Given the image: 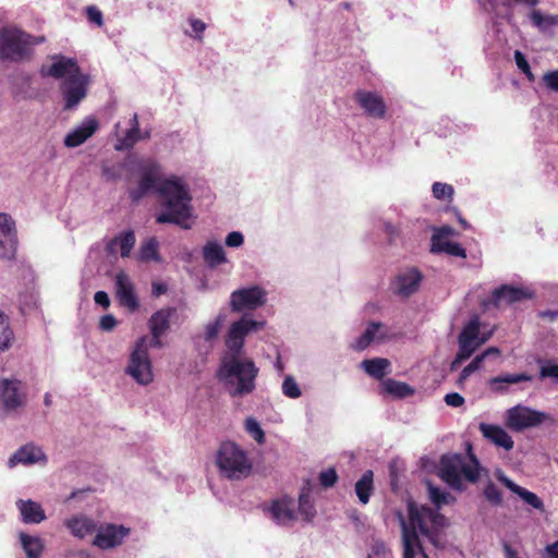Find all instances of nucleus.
<instances>
[{
  "mask_svg": "<svg viewBox=\"0 0 558 558\" xmlns=\"http://www.w3.org/2000/svg\"><path fill=\"white\" fill-rule=\"evenodd\" d=\"M120 169L126 172L128 180L135 174L140 177L137 186L130 191L132 201L141 199L149 191L156 192L160 204V211L156 215L157 223L191 228L189 220L194 217V208L191 190L184 178L175 174L165 177L158 161L134 155L128 156Z\"/></svg>",
  "mask_w": 558,
  "mask_h": 558,
  "instance_id": "obj_1",
  "label": "nucleus"
},
{
  "mask_svg": "<svg viewBox=\"0 0 558 558\" xmlns=\"http://www.w3.org/2000/svg\"><path fill=\"white\" fill-rule=\"evenodd\" d=\"M265 320H257L244 314L229 326L225 336V351L220 357L216 376L232 398L253 393L259 368L254 360L244 354L245 339L265 327Z\"/></svg>",
  "mask_w": 558,
  "mask_h": 558,
  "instance_id": "obj_2",
  "label": "nucleus"
},
{
  "mask_svg": "<svg viewBox=\"0 0 558 558\" xmlns=\"http://www.w3.org/2000/svg\"><path fill=\"white\" fill-rule=\"evenodd\" d=\"M403 542V558H428L420 542L418 535L426 538L435 548H444L447 539L445 527L447 519L437 510L427 506L408 504V517L397 513Z\"/></svg>",
  "mask_w": 558,
  "mask_h": 558,
  "instance_id": "obj_3",
  "label": "nucleus"
},
{
  "mask_svg": "<svg viewBox=\"0 0 558 558\" xmlns=\"http://www.w3.org/2000/svg\"><path fill=\"white\" fill-rule=\"evenodd\" d=\"M439 475L451 488L462 490L464 481L475 483L480 478L481 466L472 453L465 456L445 454L440 459Z\"/></svg>",
  "mask_w": 558,
  "mask_h": 558,
  "instance_id": "obj_4",
  "label": "nucleus"
},
{
  "mask_svg": "<svg viewBox=\"0 0 558 558\" xmlns=\"http://www.w3.org/2000/svg\"><path fill=\"white\" fill-rule=\"evenodd\" d=\"M154 348L147 336H142L129 348L124 374L138 386L147 387L155 381V371L149 353Z\"/></svg>",
  "mask_w": 558,
  "mask_h": 558,
  "instance_id": "obj_5",
  "label": "nucleus"
},
{
  "mask_svg": "<svg viewBox=\"0 0 558 558\" xmlns=\"http://www.w3.org/2000/svg\"><path fill=\"white\" fill-rule=\"evenodd\" d=\"M44 41L15 25L0 26V61L19 62L27 58L33 46Z\"/></svg>",
  "mask_w": 558,
  "mask_h": 558,
  "instance_id": "obj_6",
  "label": "nucleus"
},
{
  "mask_svg": "<svg viewBox=\"0 0 558 558\" xmlns=\"http://www.w3.org/2000/svg\"><path fill=\"white\" fill-rule=\"evenodd\" d=\"M28 404L27 384L15 376L0 378V415L19 417Z\"/></svg>",
  "mask_w": 558,
  "mask_h": 558,
  "instance_id": "obj_7",
  "label": "nucleus"
},
{
  "mask_svg": "<svg viewBox=\"0 0 558 558\" xmlns=\"http://www.w3.org/2000/svg\"><path fill=\"white\" fill-rule=\"evenodd\" d=\"M216 462L221 475L229 480L245 478L252 471V462L247 453L231 441L221 444Z\"/></svg>",
  "mask_w": 558,
  "mask_h": 558,
  "instance_id": "obj_8",
  "label": "nucleus"
},
{
  "mask_svg": "<svg viewBox=\"0 0 558 558\" xmlns=\"http://www.w3.org/2000/svg\"><path fill=\"white\" fill-rule=\"evenodd\" d=\"M506 425L514 432H523L529 428H536L544 424H554L551 414L538 411L521 403L508 409L505 412Z\"/></svg>",
  "mask_w": 558,
  "mask_h": 558,
  "instance_id": "obj_9",
  "label": "nucleus"
},
{
  "mask_svg": "<svg viewBox=\"0 0 558 558\" xmlns=\"http://www.w3.org/2000/svg\"><path fill=\"white\" fill-rule=\"evenodd\" d=\"M482 323L478 316H473L463 327L458 338L459 350L452 367L468 360L493 335V330L481 331Z\"/></svg>",
  "mask_w": 558,
  "mask_h": 558,
  "instance_id": "obj_10",
  "label": "nucleus"
},
{
  "mask_svg": "<svg viewBox=\"0 0 558 558\" xmlns=\"http://www.w3.org/2000/svg\"><path fill=\"white\" fill-rule=\"evenodd\" d=\"M267 295L266 289L258 284L234 290L230 294V308L234 313L255 311L267 303Z\"/></svg>",
  "mask_w": 558,
  "mask_h": 558,
  "instance_id": "obj_11",
  "label": "nucleus"
},
{
  "mask_svg": "<svg viewBox=\"0 0 558 558\" xmlns=\"http://www.w3.org/2000/svg\"><path fill=\"white\" fill-rule=\"evenodd\" d=\"M89 84V75L83 72L63 80L60 85V90L64 100L63 108L65 110L75 109L86 97Z\"/></svg>",
  "mask_w": 558,
  "mask_h": 558,
  "instance_id": "obj_12",
  "label": "nucleus"
},
{
  "mask_svg": "<svg viewBox=\"0 0 558 558\" xmlns=\"http://www.w3.org/2000/svg\"><path fill=\"white\" fill-rule=\"evenodd\" d=\"M453 234L454 230L449 226L434 229L430 239V252L435 254L446 253L450 256L465 258V250L459 243L449 240Z\"/></svg>",
  "mask_w": 558,
  "mask_h": 558,
  "instance_id": "obj_13",
  "label": "nucleus"
},
{
  "mask_svg": "<svg viewBox=\"0 0 558 558\" xmlns=\"http://www.w3.org/2000/svg\"><path fill=\"white\" fill-rule=\"evenodd\" d=\"M129 534L130 529L124 525L102 524L97 527L93 544L100 549H111L121 545Z\"/></svg>",
  "mask_w": 558,
  "mask_h": 558,
  "instance_id": "obj_14",
  "label": "nucleus"
},
{
  "mask_svg": "<svg viewBox=\"0 0 558 558\" xmlns=\"http://www.w3.org/2000/svg\"><path fill=\"white\" fill-rule=\"evenodd\" d=\"M81 69L77 61L74 58H68L64 56H53L49 63L43 64L40 73L43 76L63 78L72 77L76 73H81Z\"/></svg>",
  "mask_w": 558,
  "mask_h": 558,
  "instance_id": "obj_15",
  "label": "nucleus"
},
{
  "mask_svg": "<svg viewBox=\"0 0 558 558\" xmlns=\"http://www.w3.org/2000/svg\"><path fill=\"white\" fill-rule=\"evenodd\" d=\"M17 247L15 222L8 214L0 213V259L14 257Z\"/></svg>",
  "mask_w": 558,
  "mask_h": 558,
  "instance_id": "obj_16",
  "label": "nucleus"
},
{
  "mask_svg": "<svg viewBox=\"0 0 558 558\" xmlns=\"http://www.w3.org/2000/svg\"><path fill=\"white\" fill-rule=\"evenodd\" d=\"M423 280V275L417 268H408L400 271L391 283L392 292L403 299L415 293Z\"/></svg>",
  "mask_w": 558,
  "mask_h": 558,
  "instance_id": "obj_17",
  "label": "nucleus"
},
{
  "mask_svg": "<svg viewBox=\"0 0 558 558\" xmlns=\"http://www.w3.org/2000/svg\"><path fill=\"white\" fill-rule=\"evenodd\" d=\"M47 456L45 454L41 447L35 444H26L20 447L8 460V466L10 469L15 468L19 464L29 466L34 464H46Z\"/></svg>",
  "mask_w": 558,
  "mask_h": 558,
  "instance_id": "obj_18",
  "label": "nucleus"
},
{
  "mask_svg": "<svg viewBox=\"0 0 558 558\" xmlns=\"http://www.w3.org/2000/svg\"><path fill=\"white\" fill-rule=\"evenodd\" d=\"M99 129V122L95 117H86L80 124L74 126L64 137V146L75 148L84 144Z\"/></svg>",
  "mask_w": 558,
  "mask_h": 558,
  "instance_id": "obj_19",
  "label": "nucleus"
},
{
  "mask_svg": "<svg viewBox=\"0 0 558 558\" xmlns=\"http://www.w3.org/2000/svg\"><path fill=\"white\" fill-rule=\"evenodd\" d=\"M267 511L270 519L278 525H289L296 519L295 501L290 497L272 501Z\"/></svg>",
  "mask_w": 558,
  "mask_h": 558,
  "instance_id": "obj_20",
  "label": "nucleus"
},
{
  "mask_svg": "<svg viewBox=\"0 0 558 558\" xmlns=\"http://www.w3.org/2000/svg\"><path fill=\"white\" fill-rule=\"evenodd\" d=\"M530 296L531 293L523 288L504 284L493 291L490 300L483 302V306L488 307L492 304L498 307L502 304H513Z\"/></svg>",
  "mask_w": 558,
  "mask_h": 558,
  "instance_id": "obj_21",
  "label": "nucleus"
},
{
  "mask_svg": "<svg viewBox=\"0 0 558 558\" xmlns=\"http://www.w3.org/2000/svg\"><path fill=\"white\" fill-rule=\"evenodd\" d=\"M354 99L364 110L365 114L381 119L386 114V104L380 95L368 90H357L354 95Z\"/></svg>",
  "mask_w": 558,
  "mask_h": 558,
  "instance_id": "obj_22",
  "label": "nucleus"
},
{
  "mask_svg": "<svg viewBox=\"0 0 558 558\" xmlns=\"http://www.w3.org/2000/svg\"><path fill=\"white\" fill-rule=\"evenodd\" d=\"M116 290L119 302L131 312L137 311L140 303L134 292V286L129 275L120 271L116 276Z\"/></svg>",
  "mask_w": 558,
  "mask_h": 558,
  "instance_id": "obj_23",
  "label": "nucleus"
},
{
  "mask_svg": "<svg viewBox=\"0 0 558 558\" xmlns=\"http://www.w3.org/2000/svg\"><path fill=\"white\" fill-rule=\"evenodd\" d=\"M173 312L174 311L172 308H162L150 317L148 325L151 332V339H149V342L154 348L161 347L160 338L168 330Z\"/></svg>",
  "mask_w": 558,
  "mask_h": 558,
  "instance_id": "obj_24",
  "label": "nucleus"
},
{
  "mask_svg": "<svg viewBox=\"0 0 558 558\" xmlns=\"http://www.w3.org/2000/svg\"><path fill=\"white\" fill-rule=\"evenodd\" d=\"M478 429L483 437L489 442L494 444L496 447H500L506 451H509L514 446L512 437L507 433L505 428L498 425L481 423Z\"/></svg>",
  "mask_w": 558,
  "mask_h": 558,
  "instance_id": "obj_25",
  "label": "nucleus"
},
{
  "mask_svg": "<svg viewBox=\"0 0 558 558\" xmlns=\"http://www.w3.org/2000/svg\"><path fill=\"white\" fill-rule=\"evenodd\" d=\"M389 338V328L381 323L372 322L366 327L365 331L360 336V338L353 344L355 350H364L371 343L381 342Z\"/></svg>",
  "mask_w": 558,
  "mask_h": 558,
  "instance_id": "obj_26",
  "label": "nucleus"
},
{
  "mask_svg": "<svg viewBox=\"0 0 558 558\" xmlns=\"http://www.w3.org/2000/svg\"><path fill=\"white\" fill-rule=\"evenodd\" d=\"M120 128V123H117L114 125L116 129V136H117V143L114 145L116 150H126L132 148L141 138L148 137L149 133H145L144 136H142L138 125V117L136 113L132 116L130 119V129L125 132L124 135L118 134V129Z\"/></svg>",
  "mask_w": 558,
  "mask_h": 558,
  "instance_id": "obj_27",
  "label": "nucleus"
},
{
  "mask_svg": "<svg viewBox=\"0 0 558 558\" xmlns=\"http://www.w3.org/2000/svg\"><path fill=\"white\" fill-rule=\"evenodd\" d=\"M136 242L135 233L132 230H124L112 238L106 245L109 254H120L122 258L130 257Z\"/></svg>",
  "mask_w": 558,
  "mask_h": 558,
  "instance_id": "obj_28",
  "label": "nucleus"
},
{
  "mask_svg": "<svg viewBox=\"0 0 558 558\" xmlns=\"http://www.w3.org/2000/svg\"><path fill=\"white\" fill-rule=\"evenodd\" d=\"M65 527L76 538H85L96 533V522L85 514H75L64 520Z\"/></svg>",
  "mask_w": 558,
  "mask_h": 558,
  "instance_id": "obj_29",
  "label": "nucleus"
},
{
  "mask_svg": "<svg viewBox=\"0 0 558 558\" xmlns=\"http://www.w3.org/2000/svg\"><path fill=\"white\" fill-rule=\"evenodd\" d=\"M496 476L499 482H501L512 493L517 494L525 504H527L534 509L544 510V502L536 494L517 485L513 481L508 478L501 471H498L496 473Z\"/></svg>",
  "mask_w": 558,
  "mask_h": 558,
  "instance_id": "obj_30",
  "label": "nucleus"
},
{
  "mask_svg": "<svg viewBox=\"0 0 558 558\" xmlns=\"http://www.w3.org/2000/svg\"><path fill=\"white\" fill-rule=\"evenodd\" d=\"M16 508L20 511L21 519L27 524H38L46 520V514L40 504L31 499H19Z\"/></svg>",
  "mask_w": 558,
  "mask_h": 558,
  "instance_id": "obj_31",
  "label": "nucleus"
},
{
  "mask_svg": "<svg viewBox=\"0 0 558 558\" xmlns=\"http://www.w3.org/2000/svg\"><path fill=\"white\" fill-rule=\"evenodd\" d=\"M533 379L532 376L521 373V374H502L489 379V386L492 390L498 393H506L508 391L507 385H514L521 381H531Z\"/></svg>",
  "mask_w": 558,
  "mask_h": 558,
  "instance_id": "obj_32",
  "label": "nucleus"
},
{
  "mask_svg": "<svg viewBox=\"0 0 558 558\" xmlns=\"http://www.w3.org/2000/svg\"><path fill=\"white\" fill-rule=\"evenodd\" d=\"M203 258L210 268L227 262L223 246L217 241H208L203 247Z\"/></svg>",
  "mask_w": 558,
  "mask_h": 558,
  "instance_id": "obj_33",
  "label": "nucleus"
},
{
  "mask_svg": "<svg viewBox=\"0 0 558 558\" xmlns=\"http://www.w3.org/2000/svg\"><path fill=\"white\" fill-rule=\"evenodd\" d=\"M19 539L27 558H39L44 550V541L38 535L19 533Z\"/></svg>",
  "mask_w": 558,
  "mask_h": 558,
  "instance_id": "obj_34",
  "label": "nucleus"
},
{
  "mask_svg": "<svg viewBox=\"0 0 558 558\" xmlns=\"http://www.w3.org/2000/svg\"><path fill=\"white\" fill-rule=\"evenodd\" d=\"M136 260L147 263V262H159V242L155 236L147 238L142 241L140 250L135 255Z\"/></svg>",
  "mask_w": 558,
  "mask_h": 558,
  "instance_id": "obj_35",
  "label": "nucleus"
},
{
  "mask_svg": "<svg viewBox=\"0 0 558 558\" xmlns=\"http://www.w3.org/2000/svg\"><path fill=\"white\" fill-rule=\"evenodd\" d=\"M389 366L390 362L384 357L364 360L361 363V367L365 373L376 379H381L388 373Z\"/></svg>",
  "mask_w": 558,
  "mask_h": 558,
  "instance_id": "obj_36",
  "label": "nucleus"
},
{
  "mask_svg": "<svg viewBox=\"0 0 558 558\" xmlns=\"http://www.w3.org/2000/svg\"><path fill=\"white\" fill-rule=\"evenodd\" d=\"M373 471L367 470L363 473L361 478L355 483V494L361 504L366 505L369 501L373 492Z\"/></svg>",
  "mask_w": 558,
  "mask_h": 558,
  "instance_id": "obj_37",
  "label": "nucleus"
},
{
  "mask_svg": "<svg viewBox=\"0 0 558 558\" xmlns=\"http://www.w3.org/2000/svg\"><path fill=\"white\" fill-rule=\"evenodd\" d=\"M381 386L385 392L397 398H404L414 393V389L410 385L392 378L385 379Z\"/></svg>",
  "mask_w": 558,
  "mask_h": 558,
  "instance_id": "obj_38",
  "label": "nucleus"
},
{
  "mask_svg": "<svg viewBox=\"0 0 558 558\" xmlns=\"http://www.w3.org/2000/svg\"><path fill=\"white\" fill-rule=\"evenodd\" d=\"M227 318L226 311H220L218 315L210 322H208L204 327V339L207 342H211L217 339L222 325L225 324Z\"/></svg>",
  "mask_w": 558,
  "mask_h": 558,
  "instance_id": "obj_39",
  "label": "nucleus"
},
{
  "mask_svg": "<svg viewBox=\"0 0 558 558\" xmlns=\"http://www.w3.org/2000/svg\"><path fill=\"white\" fill-rule=\"evenodd\" d=\"M13 340V331L10 328L8 315L0 311V352L8 350Z\"/></svg>",
  "mask_w": 558,
  "mask_h": 558,
  "instance_id": "obj_40",
  "label": "nucleus"
},
{
  "mask_svg": "<svg viewBox=\"0 0 558 558\" xmlns=\"http://www.w3.org/2000/svg\"><path fill=\"white\" fill-rule=\"evenodd\" d=\"M281 392L289 399H299L302 396V389L296 379L288 374L284 375L281 384Z\"/></svg>",
  "mask_w": 558,
  "mask_h": 558,
  "instance_id": "obj_41",
  "label": "nucleus"
},
{
  "mask_svg": "<svg viewBox=\"0 0 558 558\" xmlns=\"http://www.w3.org/2000/svg\"><path fill=\"white\" fill-rule=\"evenodd\" d=\"M246 433L259 445L265 442V433L255 417H247L244 423Z\"/></svg>",
  "mask_w": 558,
  "mask_h": 558,
  "instance_id": "obj_42",
  "label": "nucleus"
},
{
  "mask_svg": "<svg viewBox=\"0 0 558 558\" xmlns=\"http://www.w3.org/2000/svg\"><path fill=\"white\" fill-rule=\"evenodd\" d=\"M529 16L531 23L541 31L548 29L556 22V19L554 16L545 15L538 10H533Z\"/></svg>",
  "mask_w": 558,
  "mask_h": 558,
  "instance_id": "obj_43",
  "label": "nucleus"
},
{
  "mask_svg": "<svg viewBox=\"0 0 558 558\" xmlns=\"http://www.w3.org/2000/svg\"><path fill=\"white\" fill-rule=\"evenodd\" d=\"M367 558H393L391 550L380 539H373L368 547Z\"/></svg>",
  "mask_w": 558,
  "mask_h": 558,
  "instance_id": "obj_44",
  "label": "nucleus"
},
{
  "mask_svg": "<svg viewBox=\"0 0 558 558\" xmlns=\"http://www.w3.org/2000/svg\"><path fill=\"white\" fill-rule=\"evenodd\" d=\"M432 193L438 201H451L454 190L453 186L448 183L435 182L432 185Z\"/></svg>",
  "mask_w": 558,
  "mask_h": 558,
  "instance_id": "obj_45",
  "label": "nucleus"
},
{
  "mask_svg": "<svg viewBox=\"0 0 558 558\" xmlns=\"http://www.w3.org/2000/svg\"><path fill=\"white\" fill-rule=\"evenodd\" d=\"M428 496L437 508H440L444 505H448L451 498L446 490L433 486L430 483H428Z\"/></svg>",
  "mask_w": 558,
  "mask_h": 558,
  "instance_id": "obj_46",
  "label": "nucleus"
},
{
  "mask_svg": "<svg viewBox=\"0 0 558 558\" xmlns=\"http://www.w3.org/2000/svg\"><path fill=\"white\" fill-rule=\"evenodd\" d=\"M299 510L305 520L310 521L314 518L316 510L308 493H302L300 495Z\"/></svg>",
  "mask_w": 558,
  "mask_h": 558,
  "instance_id": "obj_47",
  "label": "nucleus"
},
{
  "mask_svg": "<svg viewBox=\"0 0 558 558\" xmlns=\"http://www.w3.org/2000/svg\"><path fill=\"white\" fill-rule=\"evenodd\" d=\"M187 22L191 26V31H185V35L195 40L202 41L203 34L207 27L206 23L196 17H189Z\"/></svg>",
  "mask_w": 558,
  "mask_h": 558,
  "instance_id": "obj_48",
  "label": "nucleus"
},
{
  "mask_svg": "<svg viewBox=\"0 0 558 558\" xmlns=\"http://www.w3.org/2000/svg\"><path fill=\"white\" fill-rule=\"evenodd\" d=\"M514 61L518 66V69L525 74L526 78L530 82H533L535 80L534 74L531 71L530 64L527 60L525 59L524 54L520 50L514 51Z\"/></svg>",
  "mask_w": 558,
  "mask_h": 558,
  "instance_id": "obj_49",
  "label": "nucleus"
},
{
  "mask_svg": "<svg viewBox=\"0 0 558 558\" xmlns=\"http://www.w3.org/2000/svg\"><path fill=\"white\" fill-rule=\"evenodd\" d=\"M539 378H553L558 383V364L546 361L541 365Z\"/></svg>",
  "mask_w": 558,
  "mask_h": 558,
  "instance_id": "obj_50",
  "label": "nucleus"
},
{
  "mask_svg": "<svg viewBox=\"0 0 558 558\" xmlns=\"http://www.w3.org/2000/svg\"><path fill=\"white\" fill-rule=\"evenodd\" d=\"M483 363V356L476 355L461 372L459 384H462L471 374L476 372Z\"/></svg>",
  "mask_w": 558,
  "mask_h": 558,
  "instance_id": "obj_51",
  "label": "nucleus"
},
{
  "mask_svg": "<svg viewBox=\"0 0 558 558\" xmlns=\"http://www.w3.org/2000/svg\"><path fill=\"white\" fill-rule=\"evenodd\" d=\"M484 496L485 498L492 504V505H500L502 501L501 493L497 488V486L493 483L488 484L484 489Z\"/></svg>",
  "mask_w": 558,
  "mask_h": 558,
  "instance_id": "obj_52",
  "label": "nucleus"
},
{
  "mask_svg": "<svg viewBox=\"0 0 558 558\" xmlns=\"http://www.w3.org/2000/svg\"><path fill=\"white\" fill-rule=\"evenodd\" d=\"M338 475L335 469H327L319 474V483L322 486L328 488L335 485L337 482Z\"/></svg>",
  "mask_w": 558,
  "mask_h": 558,
  "instance_id": "obj_53",
  "label": "nucleus"
},
{
  "mask_svg": "<svg viewBox=\"0 0 558 558\" xmlns=\"http://www.w3.org/2000/svg\"><path fill=\"white\" fill-rule=\"evenodd\" d=\"M543 82L549 90L558 93V70L545 73Z\"/></svg>",
  "mask_w": 558,
  "mask_h": 558,
  "instance_id": "obj_54",
  "label": "nucleus"
},
{
  "mask_svg": "<svg viewBox=\"0 0 558 558\" xmlns=\"http://www.w3.org/2000/svg\"><path fill=\"white\" fill-rule=\"evenodd\" d=\"M244 243V236L240 231H232L226 238V245L229 247H240Z\"/></svg>",
  "mask_w": 558,
  "mask_h": 558,
  "instance_id": "obj_55",
  "label": "nucleus"
},
{
  "mask_svg": "<svg viewBox=\"0 0 558 558\" xmlns=\"http://www.w3.org/2000/svg\"><path fill=\"white\" fill-rule=\"evenodd\" d=\"M19 300L23 312L29 311L37 305V295L34 293H31L28 296L21 294Z\"/></svg>",
  "mask_w": 558,
  "mask_h": 558,
  "instance_id": "obj_56",
  "label": "nucleus"
},
{
  "mask_svg": "<svg viewBox=\"0 0 558 558\" xmlns=\"http://www.w3.org/2000/svg\"><path fill=\"white\" fill-rule=\"evenodd\" d=\"M381 229L387 235L389 242H392L399 235V228L390 221H383Z\"/></svg>",
  "mask_w": 558,
  "mask_h": 558,
  "instance_id": "obj_57",
  "label": "nucleus"
},
{
  "mask_svg": "<svg viewBox=\"0 0 558 558\" xmlns=\"http://www.w3.org/2000/svg\"><path fill=\"white\" fill-rule=\"evenodd\" d=\"M445 402L452 408H459L464 404V398L458 392H450L445 396Z\"/></svg>",
  "mask_w": 558,
  "mask_h": 558,
  "instance_id": "obj_58",
  "label": "nucleus"
},
{
  "mask_svg": "<svg viewBox=\"0 0 558 558\" xmlns=\"http://www.w3.org/2000/svg\"><path fill=\"white\" fill-rule=\"evenodd\" d=\"M86 13L92 23H95L97 26H101L104 24L102 13L96 7H88Z\"/></svg>",
  "mask_w": 558,
  "mask_h": 558,
  "instance_id": "obj_59",
  "label": "nucleus"
},
{
  "mask_svg": "<svg viewBox=\"0 0 558 558\" xmlns=\"http://www.w3.org/2000/svg\"><path fill=\"white\" fill-rule=\"evenodd\" d=\"M117 326V319L113 315L107 314L100 318L99 328L104 331H111Z\"/></svg>",
  "mask_w": 558,
  "mask_h": 558,
  "instance_id": "obj_60",
  "label": "nucleus"
},
{
  "mask_svg": "<svg viewBox=\"0 0 558 558\" xmlns=\"http://www.w3.org/2000/svg\"><path fill=\"white\" fill-rule=\"evenodd\" d=\"M94 301L96 304L100 305L104 308H107L110 305V299L105 291H98L94 295Z\"/></svg>",
  "mask_w": 558,
  "mask_h": 558,
  "instance_id": "obj_61",
  "label": "nucleus"
},
{
  "mask_svg": "<svg viewBox=\"0 0 558 558\" xmlns=\"http://www.w3.org/2000/svg\"><path fill=\"white\" fill-rule=\"evenodd\" d=\"M478 2L481 7L487 12L494 11L497 7V0H478Z\"/></svg>",
  "mask_w": 558,
  "mask_h": 558,
  "instance_id": "obj_62",
  "label": "nucleus"
},
{
  "mask_svg": "<svg viewBox=\"0 0 558 558\" xmlns=\"http://www.w3.org/2000/svg\"><path fill=\"white\" fill-rule=\"evenodd\" d=\"M545 550L548 558H558V541L547 545Z\"/></svg>",
  "mask_w": 558,
  "mask_h": 558,
  "instance_id": "obj_63",
  "label": "nucleus"
},
{
  "mask_svg": "<svg viewBox=\"0 0 558 558\" xmlns=\"http://www.w3.org/2000/svg\"><path fill=\"white\" fill-rule=\"evenodd\" d=\"M499 353H500V351H499V349H498V348H496V347H489V348H488V349H486L484 352H482L481 354H478V356H483V361H484L486 357H488V356H490V355H495V356H497V355H499Z\"/></svg>",
  "mask_w": 558,
  "mask_h": 558,
  "instance_id": "obj_64",
  "label": "nucleus"
}]
</instances>
